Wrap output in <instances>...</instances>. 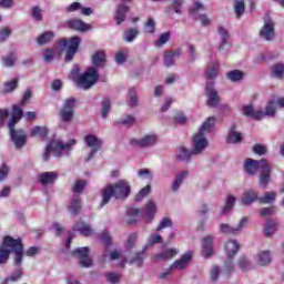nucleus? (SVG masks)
I'll use <instances>...</instances> for the list:
<instances>
[{"label":"nucleus","instance_id":"obj_64","mask_svg":"<svg viewBox=\"0 0 284 284\" xmlns=\"http://www.w3.org/2000/svg\"><path fill=\"white\" fill-rule=\"evenodd\" d=\"M136 239H138V235L136 233H131L129 235V239H128V242H126V250H132V247H134V245L136 244Z\"/></svg>","mask_w":284,"mask_h":284},{"label":"nucleus","instance_id":"obj_38","mask_svg":"<svg viewBox=\"0 0 284 284\" xmlns=\"http://www.w3.org/2000/svg\"><path fill=\"white\" fill-rule=\"evenodd\" d=\"M53 39H54V32L47 31L42 33L40 37H38L37 43L38 45H45V43H50V41Z\"/></svg>","mask_w":284,"mask_h":284},{"label":"nucleus","instance_id":"obj_57","mask_svg":"<svg viewBox=\"0 0 284 284\" xmlns=\"http://www.w3.org/2000/svg\"><path fill=\"white\" fill-rule=\"evenodd\" d=\"M234 8L237 19L245 13V2L243 0L236 1Z\"/></svg>","mask_w":284,"mask_h":284},{"label":"nucleus","instance_id":"obj_46","mask_svg":"<svg viewBox=\"0 0 284 284\" xmlns=\"http://www.w3.org/2000/svg\"><path fill=\"white\" fill-rule=\"evenodd\" d=\"M272 74H273V77H275L276 79H283V74H284V64H283V63L274 64L273 68H272Z\"/></svg>","mask_w":284,"mask_h":284},{"label":"nucleus","instance_id":"obj_3","mask_svg":"<svg viewBox=\"0 0 284 284\" xmlns=\"http://www.w3.org/2000/svg\"><path fill=\"white\" fill-rule=\"evenodd\" d=\"M215 122L216 118L211 116L200 126L199 132L193 136L192 154L199 155L205 152V149L210 145L206 134L214 130Z\"/></svg>","mask_w":284,"mask_h":284},{"label":"nucleus","instance_id":"obj_40","mask_svg":"<svg viewBox=\"0 0 284 284\" xmlns=\"http://www.w3.org/2000/svg\"><path fill=\"white\" fill-rule=\"evenodd\" d=\"M145 252H148V245L144 246L141 252L135 254V256L131 260V263H134L135 265H138V267H141L145 258Z\"/></svg>","mask_w":284,"mask_h":284},{"label":"nucleus","instance_id":"obj_54","mask_svg":"<svg viewBox=\"0 0 284 284\" xmlns=\"http://www.w3.org/2000/svg\"><path fill=\"white\" fill-rule=\"evenodd\" d=\"M99 241H101V243H104L106 247H110V245H112V237L110 236V233H108V231H103L99 235Z\"/></svg>","mask_w":284,"mask_h":284},{"label":"nucleus","instance_id":"obj_4","mask_svg":"<svg viewBox=\"0 0 284 284\" xmlns=\"http://www.w3.org/2000/svg\"><path fill=\"white\" fill-rule=\"evenodd\" d=\"M243 112L245 116H250V119H254L255 121H261V119H265V116H274L276 114V104L274 100L268 101L265 112L263 110H254L252 105L243 106Z\"/></svg>","mask_w":284,"mask_h":284},{"label":"nucleus","instance_id":"obj_58","mask_svg":"<svg viewBox=\"0 0 284 284\" xmlns=\"http://www.w3.org/2000/svg\"><path fill=\"white\" fill-rule=\"evenodd\" d=\"M80 72H81V69L79 68V64L73 65V69L71 70V73H70V79L77 83L79 79H81Z\"/></svg>","mask_w":284,"mask_h":284},{"label":"nucleus","instance_id":"obj_25","mask_svg":"<svg viewBox=\"0 0 284 284\" xmlns=\"http://www.w3.org/2000/svg\"><path fill=\"white\" fill-rule=\"evenodd\" d=\"M129 10H130V7L125 6L123 3H121L116 7L115 16H114L116 26H121V23H123V21H125V14H128Z\"/></svg>","mask_w":284,"mask_h":284},{"label":"nucleus","instance_id":"obj_21","mask_svg":"<svg viewBox=\"0 0 284 284\" xmlns=\"http://www.w3.org/2000/svg\"><path fill=\"white\" fill-rule=\"evenodd\" d=\"M258 192L256 190H246L241 199L242 205H252L255 201H258Z\"/></svg>","mask_w":284,"mask_h":284},{"label":"nucleus","instance_id":"obj_42","mask_svg":"<svg viewBox=\"0 0 284 284\" xmlns=\"http://www.w3.org/2000/svg\"><path fill=\"white\" fill-rule=\"evenodd\" d=\"M17 61V53L10 52L8 55L2 58V63L4 68H12Z\"/></svg>","mask_w":284,"mask_h":284},{"label":"nucleus","instance_id":"obj_11","mask_svg":"<svg viewBox=\"0 0 284 284\" xmlns=\"http://www.w3.org/2000/svg\"><path fill=\"white\" fill-rule=\"evenodd\" d=\"M74 258H79L81 267H91L92 257L90 256V248L88 246L79 247L72 252Z\"/></svg>","mask_w":284,"mask_h":284},{"label":"nucleus","instance_id":"obj_51","mask_svg":"<svg viewBox=\"0 0 284 284\" xmlns=\"http://www.w3.org/2000/svg\"><path fill=\"white\" fill-rule=\"evenodd\" d=\"M150 191H151L150 184H148L146 186H144V187L135 195V201H136V203H141V201H143V199H145V196H148V194H150Z\"/></svg>","mask_w":284,"mask_h":284},{"label":"nucleus","instance_id":"obj_9","mask_svg":"<svg viewBox=\"0 0 284 284\" xmlns=\"http://www.w3.org/2000/svg\"><path fill=\"white\" fill-rule=\"evenodd\" d=\"M74 105H77V99L69 98L64 101L60 111V118L63 123H70L74 119Z\"/></svg>","mask_w":284,"mask_h":284},{"label":"nucleus","instance_id":"obj_43","mask_svg":"<svg viewBox=\"0 0 284 284\" xmlns=\"http://www.w3.org/2000/svg\"><path fill=\"white\" fill-rule=\"evenodd\" d=\"M195 154L192 153V151L185 149V148H181L180 149V153L176 155L179 161H190V159H192V156H194Z\"/></svg>","mask_w":284,"mask_h":284},{"label":"nucleus","instance_id":"obj_62","mask_svg":"<svg viewBox=\"0 0 284 284\" xmlns=\"http://www.w3.org/2000/svg\"><path fill=\"white\" fill-rule=\"evenodd\" d=\"M148 243L152 247V245H156V243H163V237L155 233L149 237Z\"/></svg>","mask_w":284,"mask_h":284},{"label":"nucleus","instance_id":"obj_26","mask_svg":"<svg viewBox=\"0 0 284 284\" xmlns=\"http://www.w3.org/2000/svg\"><path fill=\"white\" fill-rule=\"evenodd\" d=\"M21 119H23V110L21 106H19V104H14L11 120L8 122V128H14V125H17Z\"/></svg>","mask_w":284,"mask_h":284},{"label":"nucleus","instance_id":"obj_29","mask_svg":"<svg viewBox=\"0 0 284 284\" xmlns=\"http://www.w3.org/2000/svg\"><path fill=\"white\" fill-rule=\"evenodd\" d=\"M92 61H93V67H91V68H95L97 72H99V68H104L105 67V52L104 51H97L93 54Z\"/></svg>","mask_w":284,"mask_h":284},{"label":"nucleus","instance_id":"obj_12","mask_svg":"<svg viewBox=\"0 0 284 284\" xmlns=\"http://www.w3.org/2000/svg\"><path fill=\"white\" fill-rule=\"evenodd\" d=\"M11 141L17 148V150H21L26 145V142L28 141V135L26 134V131L23 130H14V126L9 128Z\"/></svg>","mask_w":284,"mask_h":284},{"label":"nucleus","instance_id":"obj_33","mask_svg":"<svg viewBox=\"0 0 284 284\" xmlns=\"http://www.w3.org/2000/svg\"><path fill=\"white\" fill-rule=\"evenodd\" d=\"M174 57H181V50L164 52V65L166 68L174 65Z\"/></svg>","mask_w":284,"mask_h":284},{"label":"nucleus","instance_id":"obj_49","mask_svg":"<svg viewBox=\"0 0 284 284\" xmlns=\"http://www.w3.org/2000/svg\"><path fill=\"white\" fill-rule=\"evenodd\" d=\"M276 201V193L274 192H266L264 196L258 197V203H274Z\"/></svg>","mask_w":284,"mask_h":284},{"label":"nucleus","instance_id":"obj_10","mask_svg":"<svg viewBox=\"0 0 284 284\" xmlns=\"http://www.w3.org/2000/svg\"><path fill=\"white\" fill-rule=\"evenodd\" d=\"M84 143L88 148H91V152L89 153V156L87 158V161H91L94 158V154L101 150L103 145V140L97 138L94 134H88L84 138Z\"/></svg>","mask_w":284,"mask_h":284},{"label":"nucleus","instance_id":"obj_18","mask_svg":"<svg viewBox=\"0 0 284 284\" xmlns=\"http://www.w3.org/2000/svg\"><path fill=\"white\" fill-rule=\"evenodd\" d=\"M202 254L205 258H210L214 254V237L207 235L202 240Z\"/></svg>","mask_w":284,"mask_h":284},{"label":"nucleus","instance_id":"obj_5","mask_svg":"<svg viewBox=\"0 0 284 284\" xmlns=\"http://www.w3.org/2000/svg\"><path fill=\"white\" fill-rule=\"evenodd\" d=\"M240 247L241 246L236 240H229L225 244L227 257L224 261L223 272H225L226 276H230L234 272V256L239 253Z\"/></svg>","mask_w":284,"mask_h":284},{"label":"nucleus","instance_id":"obj_52","mask_svg":"<svg viewBox=\"0 0 284 284\" xmlns=\"http://www.w3.org/2000/svg\"><path fill=\"white\" fill-rule=\"evenodd\" d=\"M234 203H236V197L229 195L225 206L222 210V214H227V212H230V210H232V207H234Z\"/></svg>","mask_w":284,"mask_h":284},{"label":"nucleus","instance_id":"obj_48","mask_svg":"<svg viewBox=\"0 0 284 284\" xmlns=\"http://www.w3.org/2000/svg\"><path fill=\"white\" fill-rule=\"evenodd\" d=\"M239 267L242 270V272H247L252 270V263L248 262L247 257L241 256L239 260Z\"/></svg>","mask_w":284,"mask_h":284},{"label":"nucleus","instance_id":"obj_53","mask_svg":"<svg viewBox=\"0 0 284 284\" xmlns=\"http://www.w3.org/2000/svg\"><path fill=\"white\" fill-rule=\"evenodd\" d=\"M111 102L108 98H104L102 101V119H106L108 114H110Z\"/></svg>","mask_w":284,"mask_h":284},{"label":"nucleus","instance_id":"obj_60","mask_svg":"<svg viewBox=\"0 0 284 284\" xmlns=\"http://www.w3.org/2000/svg\"><path fill=\"white\" fill-rule=\"evenodd\" d=\"M72 190L74 194H81L85 190V180H78Z\"/></svg>","mask_w":284,"mask_h":284},{"label":"nucleus","instance_id":"obj_30","mask_svg":"<svg viewBox=\"0 0 284 284\" xmlns=\"http://www.w3.org/2000/svg\"><path fill=\"white\" fill-rule=\"evenodd\" d=\"M73 232H79L82 236H92V226L85 222H78L73 225Z\"/></svg>","mask_w":284,"mask_h":284},{"label":"nucleus","instance_id":"obj_17","mask_svg":"<svg viewBox=\"0 0 284 284\" xmlns=\"http://www.w3.org/2000/svg\"><path fill=\"white\" fill-rule=\"evenodd\" d=\"M130 144L136 148H152V145H156V135H145L141 140L133 139Z\"/></svg>","mask_w":284,"mask_h":284},{"label":"nucleus","instance_id":"obj_34","mask_svg":"<svg viewBox=\"0 0 284 284\" xmlns=\"http://www.w3.org/2000/svg\"><path fill=\"white\" fill-rule=\"evenodd\" d=\"M257 263L262 266L270 265V263H272V255L270 254V251L260 252L257 254Z\"/></svg>","mask_w":284,"mask_h":284},{"label":"nucleus","instance_id":"obj_31","mask_svg":"<svg viewBox=\"0 0 284 284\" xmlns=\"http://www.w3.org/2000/svg\"><path fill=\"white\" fill-rule=\"evenodd\" d=\"M154 214H156V203L149 201L144 207V216L148 223H151L154 219Z\"/></svg>","mask_w":284,"mask_h":284},{"label":"nucleus","instance_id":"obj_44","mask_svg":"<svg viewBox=\"0 0 284 284\" xmlns=\"http://www.w3.org/2000/svg\"><path fill=\"white\" fill-rule=\"evenodd\" d=\"M217 32L221 37V48H223L227 43V39H230V33L227 29L223 28V26L217 27Z\"/></svg>","mask_w":284,"mask_h":284},{"label":"nucleus","instance_id":"obj_35","mask_svg":"<svg viewBox=\"0 0 284 284\" xmlns=\"http://www.w3.org/2000/svg\"><path fill=\"white\" fill-rule=\"evenodd\" d=\"M81 211V197L75 196L71 200V204L69 206V212L73 215L77 216L79 212Z\"/></svg>","mask_w":284,"mask_h":284},{"label":"nucleus","instance_id":"obj_56","mask_svg":"<svg viewBox=\"0 0 284 284\" xmlns=\"http://www.w3.org/2000/svg\"><path fill=\"white\" fill-rule=\"evenodd\" d=\"M169 41H170V32H164L160 36V38L155 42V47L161 48L162 45H165Z\"/></svg>","mask_w":284,"mask_h":284},{"label":"nucleus","instance_id":"obj_6","mask_svg":"<svg viewBox=\"0 0 284 284\" xmlns=\"http://www.w3.org/2000/svg\"><path fill=\"white\" fill-rule=\"evenodd\" d=\"M80 45H81V38L79 37H73L70 39H61L58 41V48H60V50L67 49V54L64 58L67 63H70V61L74 59V54L79 52Z\"/></svg>","mask_w":284,"mask_h":284},{"label":"nucleus","instance_id":"obj_22","mask_svg":"<svg viewBox=\"0 0 284 284\" xmlns=\"http://www.w3.org/2000/svg\"><path fill=\"white\" fill-rule=\"evenodd\" d=\"M38 179L42 185H52L59 179V173L54 171L43 172L38 175Z\"/></svg>","mask_w":284,"mask_h":284},{"label":"nucleus","instance_id":"obj_13","mask_svg":"<svg viewBox=\"0 0 284 284\" xmlns=\"http://www.w3.org/2000/svg\"><path fill=\"white\" fill-rule=\"evenodd\" d=\"M205 90L207 95L206 104L209 108H216V105H219L220 98L219 92H216V89H214V82H206Z\"/></svg>","mask_w":284,"mask_h":284},{"label":"nucleus","instance_id":"obj_50","mask_svg":"<svg viewBox=\"0 0 284 284\" xmlns=\"http://www.w3.org/2000/svg\"><path fill=\"white\" fill-rule=\"evenodd\" d=\"M129 105L131 108H136L139 100L136 99V88H131L129 90Z\"/></svg>","mask_w":284,"mask_h":284},{"label":"nucleus","instance_id":"obj_37","mask_svg":"<svg viewBox=\"0 0 284 284\" xmlns=\"http://www.w3.org/2000/svg\"><path fill=\"white\" fill-rule=\"evenodd\" d=\"M219 74V62H212L206 68V79H216Z\"/></svg>","mask_w":284,"mask_h":284},{"label":"nucleus","instance_id":"obj_16","mask_svg":"<svg viewBox=\"0 0 284 284\" xmlns=\"http://www.w3.org/2000/svg\"><path fill=\"white\" fill-rule=\"evenodd\" d=\"M271 174H272V166L270 165V162H267L262 166V169H260L258 183L261 187H267V184L271 181Z\"/></svg>","mask_w":284,"mask_h":284},{"label":"nucleus","instance_id":"obj_19","mask_svg":"<svg viewBox=\"0 0 284 284\" xmlns=\"http://www.w3.org/2000/svg\"><path fill=\"white\" fill-rule=\"evenodd\" d=\"M192 261V253H184L179 260H176L172 265L171 270H178L179 272L185 270Z\"/></svg>","mask_w":284,"mask_h":284},{"label":"nucleus","instance_id":"obj_20","mask_svg":"<svg viewBox=\"0 0 284 284\" xmlns=\"http://www.w3.org/2000/svg\"><path fill=\"white\" fill-rule=\"evenodd\" d=\"M245 223H247V217H243L236 227H233L230 224H221L220 231L222 234H236L237 232H241L243 227H245Z\"/></svg>","mask_w":284,"mask_h":284},{"label":"nucleus","instance_id":"obj_45","mask_svg":"<svg viewBox=\"0 0 284 284\" xmlns=\"http://www.w3.org/2000/svg\"><path fill=\"white\" fill-rule=\"evenodd\" d=\"M17 83H19V79H13L11 81L4 82V94H10V92H14L17 90Z\"/></svg>","mask_w":284,"mask_h":284},{"label":"nucleus","instance_id":"obj_23","mask_svg":"<svg viewBox=\"0 0 284 284\" xmlns=\"http://www.w3.org/2000/svg\"><path fill=\"white\" fill-rule=\"evenodd\" d=\"M176 254H179V250L166 248V250L162 251L161 253L155 254L153 256V261H170V260L174 258V256H176Z\"/></svg>","mask_w":284,"mask_h":284},{"label":"nucleus","instance_id":"obj_2","mask_svg":"<svg viewBox=\"0 0 284 284\" xmlns=\"http://www.w3.org/2000/svg\"><path fill=\"white\" fill-rule=\"evenodd\" d=\"M130 192H132V187L125 180H120L114 185L109 184L102 190V202L100 206L103 207V205H108L112 196H114V199L125 200L130 196Z\"/></svg>","mask_w":284,"mask_h":284},{"label":"nucleus","instance_id":"obj_14","mask_svg":"<svg viewBox=\"0 0 284 284\" xmlns=\"http://www.w3.org/2000/svg\"><path fill=\"white\" fill-rule=\"evenodd\" d=\"M267 163V160L263 158L260 161L253 160V159H247L244 164V170L247 172V174H256V171L263 169V166Z\"/></svg>","mask_w":284,"mask_h":284},{"label":"nucleus","instance_id":"obj_24","mask_svg":"<svg viewBox=\"0 0 284 284\" xmlns=\"http://www.w3.org/2000/svg\"><path fill=\"white\" fill-rule=\"evenodd\" d=\"M227 143H241L243 141V134L236 131V124L233 123L229 130Z\"/></svg>","mask_w":284,"mask_h":284},{"label":"nucleus","instance_id":"obj_55","mask_svg":"<svg viewBox=\"0 0 284 284\" xmlns=\"http://www.w3.org/2000/svg\"><path fill=\"white\" fill-rule=\"evenodd\" d=\"M144 28H145V32H148L149 34H154L156 30V22H154V19L149 18Z\"/></svg>","mask_w":284,"mask_h":284},{"label":"nucleus","instance_id":"obj_1","mask_svg":"<svg viewBox=\"0 0 284 284\" xmlns=\"http://www.w3.org/2000/svg\"><path fill=\"white\" fill-rule=\"evenodd\" d=\"M10 252L14 254V265H21L23 262V243L21 239H13L10 235L4 236L0 246V265H6L10 258Z\"/></svg>","mask_w":284,"mask_h":284},{"label":"nucleus","instance_id":"obj_39","mask_svg":"<svg viewBox=\"0 0 284 284\" xmlns=\"http://www.w3.org/2000/svg\"><path fill=\"white\" fill-rule=\"evenodd\" d=\"M31 136H40L41 139H47L48 136V128L45 126H33L31 129Z\"/></svg>","mask_w":284,"mask_h":284},{"label":"nucleus","instance_id":"obj_15","mask_svg":"<svg viewBox=\"0 0 284 284\" xmlns=\"http://www.w3.org/2000/svg\"><path fill=\"white\" fill-rule=\"evenodd\" d=\"M274 21L270 19H264V26L260 31V37L265 39V41H272L274 39Z\"/></svg>","mask_w":284,"mask_h":284},{"label":"nucleus","instance_id":"obj_8","mask_svg":"<svg viewBox=\"0 0 284 284\" xmlns=\"http://www.w3.org/2000/svg\"><path fill=\"white\" fill-rule=\"evenodd\" d=\"M97 81H99V72H97V68H89L80 75L75 84L82 90H90L92 85L97 84Z\"/></svg>","mask_w":284,"mask_h":284},{"label":"nucleus","instance_id":"obj_36","mask_svg":"<svg viewBox=\"0 0 284 284\" xmlns=\"http://www.w3.org/2000/svg\"><path fill=\"white\" fill-rule=\"evenodd\" d=\"M187 176V171H182L180 172L176 178L175 181L172 184V190L174 192H179V189L181 187L183 181H185V178Z\"/></svg>","mask_w":284,"mask_h":284},{"label":"nucleus","instance_id":"obj_61","mask_svg":"<svg viewBox=\"0 0 284 284\" xmlns=\"http://www.w3.org/2000/svg\"><path fill=\"white\" fill-rule=\"evenodd\" d=\"M165 227H172V220L170 217H163L158 226V232L165 230Z\"/></svg>","mask_w":284,"mask_h":284},{"label":"nucleus","instance_id":"obj_63","mask_svg":"<svg viewBox=\"0 0 284 284\" xmlns=\"http://www.w3.org/2000/svg\"><path fill=\"white\" fill-rule=\"evenodd\" d=\"M105 277H106V281L112 284L119 283V281H121V275L116 273H106Z\"/></svg>","mask_w":284,"mask_h":284},{"label":"nucleus","instance_id":"obj_41","mask_svg":"<svg viewBox=\"0 0 284 284\" xmlns=\"http://www.w3.org/2000/svg\"><path fill=\"white\" fill-rule=\"evenodd\" d=\"M274 232H276V221H274V220L266 221L265 226H264L265 236H272V234H274Z\"/></svg>","mask_w":284,"mask_h":284},{"label":"nucleus","instance_id":"obj_32","mask_svg":"<svg viewBox=\"0 0 284 284\" xmlns=\"http://www.w3.org/2000/svg\"><path fill=\"white\" fill-rule=\"evenodd\" d=\"M16 266L17 268L3 280L4 283H17V281H19L23 276V268L21 267V265Z\"/></svg>","mask_w":284,"mask_h":284},{"label":"nucleus","instance_id":"obj_28","mask_svg":"<svg viewBox=\"0 0 284 284\" xmlns=\"http://www.w3.org/2000/svg\"><path fill=\"white\" fill-rule=\"evenodd\" d=\"M154 2H161L165 0H152ZM183 0H173L172 4L168 7V14H172V12H175V14H183Z\"/></svg>","mask_w":284,"mask_h":284},{"label":"nucleus","instance_id":"obj_59","mask_svg":"<svg viewBox=\"0 0 284 284\" xmlns=\"http://www.w3.org/2000/svg\"><path fill=\"white\" fill-rule=\"evenodd\" d=\"M227 79H230V81H241V79H243V72L233 70L227 73Z\"/></svg>","mask_w":284,"mask_h":284},{"label":"nucleus","instance_id":"obj_27","mask_svg":"<svg viewBox=\"0 0 284 284\" xmlns=\"http://www.w3.org/2000/svg\"><path fill=\"white\" fill-rule=\"evenodd\" d=\"M68 28L71 30H78V32H85L90 30V24H85V22L79 19H71L67 22Z\"/></svg>","mask_w":284,"mask_h":284},{"label":"nucleus","instance_id":"obj_47","mask_svg":"<svg viewBox=\"0 0 284 284\" xmlns=\"http://www.w3.org/2000/svg\"><path fill=\"white\" fill-rule=\"evenodd\" d=\"M136 37H139V30L136 29H129L124 31V40L128 41V43H132Z\"/></svg>","mask_w":284,"mask_h":284},{"label":"nucleus","instance_id":"obj_7","mask_svg":"<svg viewBox=\"0 0 284 284\" xmlns=\"http://www.w3.org/2000/svg\"><path fill=\"white\" fill-rule=\"evenodd\" d=\"M72 145H77V140L72 139L65 144H63L61 141L52 140L45 148V152L43 153V161H49L50 154H53V156H61L62 150H70Z\"/></svg>","mask_w":284,"mask_h":284}]
</instances>
